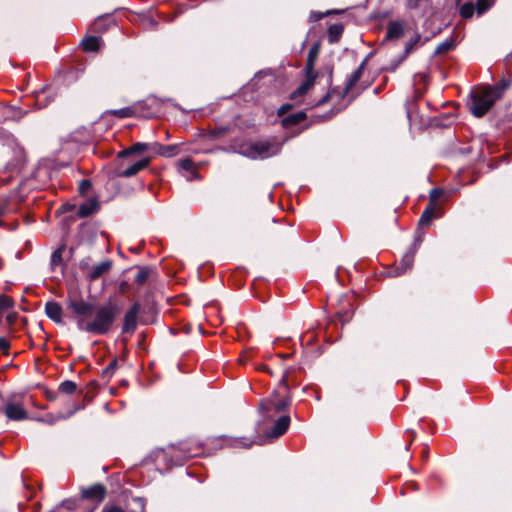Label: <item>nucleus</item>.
Instances as JSON below:
<instances>
[{"label":"nucleus","instance_id":"54","mask_svg":"<svg viewBox=\"0 0 512 512\" xmlns=\"http://www.w3.org/2000/svg\"><path fill=\"white\" fill-rule=\"evenodd\" d=\"M130 288V284L125 280H122L118 285V291L122 295L127 294L130 291Z\"/></svg>","mask_w":512,"mask_h":512},{"label":"nucleus","instance_id":"47","mask_svg":"<svg viewBox=\"0 0 512 512\" xmlns=\"http://www.w3.org/2000/svg\"><path fill=\"white\" fill-rule=\"evenodd\" d=\"M91 187H92L91 180L90 179H83L79 183V187H78L79 193L81 195H85L86 193H88V191L91 189Z\"/></svg>","mask_w":512,"mask_h":512},{"label":"nucleus","instance_id":"10","mask_svg":"<svg viewBox=\"0 0 512 512\" xmlns=\"http://www.w3.org/2000/svg\"><path fill=\"white\" fill-rule=\"evenodd\" d=\"M2 413L10 421H23L29 419L28 411L21 404L16 402L4 401Z\"/></svg>","mask_w":512,"mask_h":512},{"label":"nucleus","instance_id":"18","mask_svg":"<svg viewBox=\"0 0 512 512\" xmlns=\"http://www.w3.org/2000/svg\"><path fill=\"white\" fill-rule=\"evenodd\" d=\"M511 80L506 78H501L496 84L492 86H485L483 87L488 94L493 98V100L496 102L497 100L501 99L504 92L510 87Z\"/></svg>","mask_w":512,"mask_h":512},{"label":"nucleus","instance_id":"8","mask_svg":"<svg viewBox=\"0 0 512 512\" xmlns=\"http://www.w3.org/2000/svg\"><path fill=\"white\" fill-rule=\"evenodd\" d=\"M424 234L425 233L420 229L415 231V237L412 244L406 253L402 256L398 266L396 267L397 275L404 274L413 267L414 258L423 241Z\"/></svg>","mask_w":512,"mask_h":512},{"label":"nucleus","instance_id":"24","mask_svg":"<svg viewBox=\"0 0 512 512\" xmlns=\"http://www.w3.org/2000/svg\"><path fill=\"white\" fill-rule=\"evenodd\" d=\"M113 266V261L111 259H107L102 261L101 263L92 267L88 274V279L90 281H95L99 279L102 275L107 273Z\"/></svg>","mask_w":512,"mask_h":512},{"label":"nucleus","instance_id":"61","mask_svg":"<svg viewBox=\"0 0 512 512\" xmlns=\"http://www.w3.org/2000/svg\"><path fill=\"white\" fill-rule=\"evenodd\" d=\"M5 399L2 395V393L0 392V414H2V411H3V403H4Z\"/></svg>","mask_w":512,"mask_h":512},{"label":"nucleus","instance_id":"58","mask_svg":"<svg viewBox=\"0 0 512 512\" xmlns=\"http://www.w3.org/2000/svg\"><path fill=\"white\" fill-rule=\"evenodd\" d=\"M75 208V205L73 204H70V203H65L61 206L60 210L62 212H69V211H73Z\"/></svg>","mask_w":512,"mask_h":512},{"label":"nucleus","instance_id":"62","mask_svg":"<svg viewBox=\"0 0 512 512\" xmlns=\"http://www.w3.org/2000/svg\"><path fill=\"white\" fill-rule=\"evenodd\" d=\"M132 253H135V254H139L142 252V248L141 247H136V248H130L129 249Z\"/></svg>","mask_w":512,"mask_h":512},{"label":"nucleus","instance_id":"28","mask_svg":"<svg viewBox=\"0 0 512 512\" xmlns=\"http://www.w3.org/2000/svg\"><path fill=\"white\" fill-rule=\"evenodd\" d=\"M49 91V88L43 87L39 91L35 92V105L38 109L45 108L53 101L54 97L49 93Z\"/></svg>","mask_w":512,"mask_h":512},{"label":"nucleus","instance_id":"6","mask_svg":"<svg viewBox=\"0 0 512 512\" xmlns=\"http://www.w3.org/2000/svg\"><path fill=\"white\" fill-rule=\"evenodd\" d=\"M408 9L413 20L424 19V26L432 24L434 19L443 22L442 12L433 2H408Z\"/></svg>","mask_w":512,"mask_h":512},{"label":"nucleus","instance_id":"5","mask_svg":"<svg viewBox=\"0 0 512 512\" xmlns=\"http://www.w3.org/2000/svg\"><path fill=\"white\" fill-rule=\"evenodd\" d=\"M108 490L102 483H94L80 488V498L86 506L85 512H94L106 499Z\"/></svg>","mask_w":512,"mask_h":512},{"label":"nucleus","instance_id":"50","mask_svg":"<svg viewBox=\"0 0 512 512\" xmlns=\"http://www.w3.org/2000/svg\"><path fill=\"white\" fill-rule=\"evenodd\" d=\"M137 505V510L135 512H144L146 507V500L143 497H134L132 499Z\"/></svg>","mask_w":512,"mask_h":512},{"label":"nucleus","instance_id":"36","mask_svg":"<svg viewBox=\"0 0 512 512\" xmlns=\"http://www.w3.org/2000/svg\"><path fill=\"white\" fill-rule=\"evenodd\" d=\"M456 46V42L453 38L445 39L443 42L439 43L435 49L436 55L446 54L452 51Z\"/></svg>","mask_w":512,"mask_h":512},{"label":"nucleus","instance_id":"23","mask_svg":"<svg viewBox=\"0 0 512 512\" xmlns=\"http://www.w3.org/2000/svg\"><path fill=\"white\" fill-rule=\"evenodd\" d=\"M100 209V203L96 198H90L85 203H82L77 211V216L86 218L96 213Z\"/></svg>","mask_w":512,"mask_h":512},{"label":"nucleus","instance_id":"57","mask_svg":"<svg viewBox=\"0 0 512 512\" xmlns=\"http://www.w3.org/2000/svg\"><path fill=\"white\" fill-rule=\"evenodd\" d=\"M331 92H327L317 103L316 106H322L328 103L331 99Z\"/></svg>","mask_w":512,"mask_h":512},{"label":"nucleus","instance_id":"16","mask_svg":"<svg viewBox=\"0 0 512 512\" xmlns=\"http://www.w3.org/2000/svg\"><path fill=\"white\" fill-rule=\"evenodd\" d=\"M405 34V23L404 21L391 20L388 22L387 31L385 35L386 41L399 40Z\"/></svg>","mask_w":512,"mask_h":512},{"label":"nucleus","instance_id":"52","mask_svg":"<svg viewBox=\"0 0 512 512\" xmlns=\"http://www.w3.org/2000/svg\"><path fill=\"white\" fill-rule=\"evenodd\" d=\"M10 347H11L10 342L4 337H0V351L4 355H9Z\"/></svg>","mask_w":512,"mask_h":512},{"label":"nucleus","instance_id":"38","mask_svg":"<svg viewBox=\"0 0 512 512\" xmlns=\"http://www.w3.org/2000/svg\"><path fill=\"white\" fill-rule=\"evenodd\" d=\"M15 306V301L11 296L0 294V315Z\"/></svg>","mask_w":512,"mask_h":512},{"label":"nucleus","instance_id":"1","mask_svg":"<svg viewBox=\"0 0 512 512\" xmlns=\"http://www.w3.org/2000/svg\"><path fill=\"white\" fill-rule=\"evenodd\" d=\"M68 308L79 317V330L93 335H107L122 311V306L111 297L102 305L95 306L93 302L83 299H71Z\"/></svg>","mask_w":512,"mask_h":512},{"label":"nucleus","instance_id":"42","mask_svg":"<svg viewBox=\"0 0 512 512\" xmlns=\"http://www.w3.org/2000/svg\"><path fill=\"white\" fill-rule=\"evenodd\" d=\"M99 387V384L96 380H92L87 385V392L83 395L84 400L87 402H91L96 394V391Z\"/></svg>","mask_w":512,"mask_h":512},{"label":"nucleus","instance_id":"43","mask_svg":"<svg viewBox=\"0 0 512 512\" xmlns=\"http://www.w3.org/2000/svg\"><path fill=\"white\" fill-rule=\"evenodd\" d=\"M342 12H343V10H329L324 13L312 11L309 16V21L310 22L319 21L322 18H324L325 16L332 15V14H339Z\"/></svg>","mask_w":512,"mask_h":512},{"label":"nucleus","instance_id":"17","mask_svg":"<svg viewBox=\"0 0 512 512\" xmlns=\"http://www.w3.org/2000/svg\"><path fill=\"white\" fill-rule=\"evenodd\" d=\"M367 58H365L360 65L357 67L355 71L352 72V74L349 76L345 87L343 88L342 92L340 93V98L344 99L347 94L350 92V90L358 83V81L361 79L365 66H366Z\"/></svg>","mask_w":512,"mask_h":512},{"label":"nucleus","instance_id":"13","mask_svg":"<svg viewBox=\"0 0 512 512\" xmlns=\"http://www.w3.org/2000/svg\"><path fill=\"white\" fill-rule=\"evenodd\" d=\"M26 164V155L22 149L15 150L13 157L6 163L5 171L11 174H18Z\"/></svg>","mask_w":512,"mask_h":512},{"label":"nucleus","instance_id":"40","mask_svg":"<svg viewBox=\"0 0 512 512\" xmlns=\"http://www.w3.org/2000/svg\"><path fill=\"white\" fill-rule=\"evenodd\" d=\"M58 391L66 395H72L77 391V384L71 380H65L59 384Z\"/></svg>","mask_w":512,"mask_h":512},{"label":"nucleus","instance_id":"32","mask_svg":"<svg viewBox=\"0 0 512 512\" xmlns=\"http://www.w3.org/2000/svg\"><path fill=\"white\" fill-rule=\"evenodd\" d=\"M61 506L70 512H85L86 510V506L84 505L80 496L78 498H69L63 500L61 502Z\"/></svg>","mask_w":512,"mask_h":512},{"label":"nucleus","instance_id":"45","mask_svg":"<svg viewBox=\"0 0 512 512\" xmlns=\"http://www.w3.org/2000/svg\"><path fill=\"white\" fill-rule=\"evenodd\" d=\"M317 341V335L314 332H307L301 336V344L311 346Z\"/></svg>","mask_w":512,"mask_h":512},{"label":"nucleus","instance_id":"21","mask_svg":"<svg viewBox=\"0 0 512 512\" xmlns=\"http://www.w3.org/2000/svg\"><path fill=\"white\" fill-rule=\"evenodd\" d=\"M45 313L48 318L54 321L57 324L63 322V309L62 306L56 301H48L45 304Z\"/></svg>","mask_w":512,"mask_h":512},{"label":"nucleus","instance_id":"59","mask_svg":"<svg viewBox=\"0 0 512 512\" xmlns=\"http://www.w3.org/2000/svg\"><path fill=\"white\" fill-rule=\"evenodd\" d=\"M6 213V209L5 207H0V218L2 216H4ZM5 226V222L3 220L0 219V227H4Z\"/></svg>","mask_w":512,"mask_h":512},{"label":"nucleus","instance_id":"2","mask_svg":"<svg viewBox=\"0 0 512 512\" xmlns=\"http://www.w3.org/2000/svg\"><path fill=\"white\" fill-rule=\"evenodd\" d=\"M292 394L288 385L287 374L280 380L278 387L259 402L263 419L272 420L276 414L287 412L291 406Z\"/></svg>","mask_w":512,"mask_h":512},{"label":"nucleus","instance_id":"7","mask_svg":"<svg viewBox=\"0 0 512 512\" xmlns=\"http://www.w3.org/2000/svg\"><path fill=\"white\" fill-rule=\"evenodd\" d=\"M494 103L495 101L488 92L484 88H481L479 90L471 91L470 100L467 105L473 116L481 118L487 114Z\"/></svg>","mask_w":512,"mask_h":512},{"label":"nucleus","instance_id":"22","mask_svg":"<svg viewBox=\"0 0 512 512\" xmlns=\"http://www.w3.org/2000/svg\"><path fill=\"white\" fill-rule=\"evenodd\" d=\"M151 149L158 155L164 156V157H173L179 154L180 152V145L179 144H170V145H163L160 143H153L151 144Z\"/></svg>","mask_w":512,"mask_h":512},{"label":"nucleus","instance_id":"55","mask_svg":"<svg viewBox=\"0 0 512 512\" xmlns=\"http://www.w3.org/2000/svg\"><path fill=\"white\" fill-rule=\"evenodd\" d=\"M227 130H228V129H227V128H225V127H218V128H215L214 130H212V131H211V136H212L213 138H219V137H221V136L225 135V134H226V132H227Z\"/></svg>","mask_w":512,"mask_h":512},{"label":"nucleus","instance_id":"60","mask_svg":"<svg viewBox=\"0 0 512 512\" xmlns=\"http://www.w3.org/2000/svg\"><path fill=\"white\" fill-rule=\"evenodd\" d=\"M46 397H47V399H48L49 401H53V400H55V399H56V393H55V392H53V391H48V392L46 393Z\"/></svg>","mask_w":512,"mask_h":512},{"label":"nucleus","instance_id":"33","mask_svg":"<svg viewBox=\"0 0 512 512\" xmlns=\"http://www.w3.org/2000/svg\"><path fill=\"white\" fill-rule=\"evenodd\" d=\"M134 268H137L138 269V272L137 274L135 275V279H134V282L138 285V286H142L144 285L148 278L150 277V275L154 272V268L151 267V266H134Z\"/></svg>","mask_w":512,"mask_h":512},{"label":"nucleus","instance_id":"63","mask_svg":"<svg viewBox=\"0 0 512 512\" xmlns=\"http://www.w3.org/2000/svg\"><path fill=\"white\" fill-rule=\"evenodd\" d=\"M329 92H331V96L338 95L340 97L342 91H338L337 88H332Z\"/></svg>","mask_w":512,"mask_h":512},{"label":"nucleus","instance_id":"44","mask_svg":"<svg viewBox=\"0 0 512 512\" xmlns=\"http://www.w3.org/2000/svg\"><path fill=\"white\" fill-rule=\"evenodd\" d=\"M64 249H65V246L62 245L52 253V255H51V265L52 266H57V265L61 264L62 253H63Z\"/></svg>","mask_w":512,"mask_h":512},{"label":"nucleus","instance_id":"56","mask_svg":"<svg viewBox=\"0 0 512 512\" xmlns=\"http://www.w3.org/2000/svg\"><path fill=\"white\" fill-rule=\"evenodd\" d=\"M406 433L410 435L409 437V441L408 443L405 445V450L408 451L409 450V447L410 445L412 444V442L414 441V439L416 438V433L415 431L411 430V429H407L406 430Z\"/></svg>","mask_w":512,"mask_h":512},{"label":"nucleus","instance_id":"30","mask_svg":"<svg viewBox=\"0 0 512 512\" xmlns=\"http://www.w3.org/2000/svg\"><path fill=\"white\" fill-rule=\"evenodd\" d=\"M84 408V405H76L72 410H70L67 414L59 413L56 417L47 415L44 418H39L38 421L44 422L48 425H54L58 420H66L71 417L75 412Z\"/></svg>","mask_w":512,"mask_h":512},{"label":"nucleus","instance_id":"3","mask_svg":"<svg viewBox=\"0 0 512 512\" xmlns=\"http://www.w3.org/2000/svg\"><path fill=\"white\" fill-rule=\"evenodd\" d=\"M157 311L153 304L142 306L139 301L132 303L123 316L121 326L122 334H133L137 329L138 320L141 324L147 325L153 322Z\"/></svg>","mask_w":512,"mask_h":512},{"label":"nucleus","instance_id":"14","mask_svg":"<svg viewBox=\"0 0 512 512\" xmlns=\"http://www.w3.org/2000/svg\"><path fill=\"white\" fill-rule=\"evenodd\" d=\"M8 332L14 335L16 332L25 329L28 325V319L21 317L17 312H11L6 316Z\"/></svg>","mask_w":512,"mask_h":512},{"label":"nucleus","instance_id":"39","mask_svg":"<svg viewBox=\"0 0 512 512\" xmlns=\"http://www.w3.org/2000/svg\"><path fill=\"white\" fill-rule=\"evenodd\" d=\"M445 190L441 187H436L430 190L429 192V206H432L434 208L437 207V201L444 195Z\"/></svg>","mask_w":512,"mask_h":512},{"label":"nucleus","instance_id":"25","mask_svg":"<svg viewBox=\"0 0 512 512\" xmlns=\"http://www.w3.org/2000/svg\"><path fill=\"white\" fill-rule=\"evenodd\" d=\"M307 114L305 111H298L296 113L289 114L284 116L281 119V126L284 129L291 128L293 126L299 125L302 121L307 119Z\"/></svg>","mask_w":512,"mask_h":512},{"label":"nucleus","instance_id":"4","mask_svg":"<svg viewBox=\"0 0 512 512\" xmlns=\"http://www.w3.org/2000/svg\"><path fill=\"white\" fill-rule=\"evenodd\" d=\"M282 145L283 143L279 142L276 137H270L250 143L242 155L252 160H263L278 155L282 150Z\"/></svg>","mask_w":512,"mask_h":512},{"label":"nucleus","instance_id":"41","mask_svg":"<svg viewBox=\"0 0 512 512\" xmlns=\"http://www.w3.org/2000/svg\"><path fill=\"white\" fill-rule=\"evenodd\" d=\"M118 366V360L117 358H114L109 364L108 366L102 370V373H101V377L107 381L110 380V378L112 377V375L114 374L116 368Z\"/></svg>","mask_w":512,"mask_h":512},{"label":"nucleus","instance_id":"64","mask_svg":"<svg viewBox=\"0 0 512 512\" xmlns=\"http://www.w3.org/2000/svg\"><path fill=\"white\" fill-rule=\"evenodd\" d=\"M291 355L290 354H279V357L283 358V359H287L289 358Z\"/></svg>","mask_w":512,"mask_h":512},{"label":"nucleus","instance_id":"51","mask_svg":"<svg viewBox=\"0 0 512 512\" xmlns=\"http://www.w3.org/2000/svg\"><path fill=\"white\" fill-rule=\"evenodd\" d=\"M291 109H293V104L285 103L278 108L277 116L284 117Z\"/></svg>","mask_w":512,"mask_h":512},{"label":"nucleus","instance_id":"27","mask_svg":"<svg viewBox=\"0 0 512 512\" xmlns=\"http://www.w3.org/2000/svg\"><path fill=\"white\" fill-rule=\"evenodd\" d=\"M149 148H151L150 144L136 142V143L132 144L130 147L119 151L117 154V157L118 158H127L134 154H139Z\"/></svg>","mask_w":512,"mask_h":512},{"label":"nucleus","instance_id":"26","mask_svg":"<svg viewBox=\"0 0 512 512\" xmlns=\"http://www.w3.org/2000/svg\"><path fill=\"white\" fill-rule=\"evenodd\" d=\"M319 51H320L319 43H315L311 46V48L309 49L308 55H307V59H306L305 72L317 73L315 71V64H316L317 58L319 56Z\"/></svg>","mask_w":512,"mask_h":512},{"label":"nucleus","instance_id":"29","mask_svg":"<svg viewBox=\"0 0 512 512\" xmlns=\"http://www.w3.org/2000/svg\"><path fill=\"white\" fill-rule=\"evenodd\" d=\"M435 211H436V208L426 205L425 209L423 210V212L418 220V226H417L416 231L418 229H420L422 232H424L423 227L429 226L431 224L432 220L435 217Z\"/></svg>","mask_w":512,"mask_h":512},{"label":"nucleus","instance_id":"49","mask_svg":"<svg viewBox=\"0 0 512 512\" xmlns=\"http://www.w3.org/2000/svg\"><path fill=\"white\" fill-rule=\"evenodd\" d=\"M179 166L185 170V171H192L193 170V166H194V163H193V160L190 159V158H185V159H181L179 161Z\"/></svg>","mask_w":512,"mask_h":512},{"label":"nucleus","instance_id":"31","mask_svg":"<svg viewBox=\"0 0 512 512\" xmlns=\"http://www.w3.org/2000/svg\"><path fill=\"white\" fill-rule=\"evenodd\" d=\"M111 15L112 14H110V13H105L103 15L98 16L94 20V22L91 26V29L96 33H103L105 31H107L109 28V24L111 22V21H109L111 18Z\"/></svg>","mask_w":512,"mask_h":512},{"label":"nucleus","instance_id":"20","mask_svg":"<svg viewBox=\"0 0 512 512\" xmlns=\"http://www.w3.org/2000/svg\"><path fill=\"white\" fill-rule=\"evenodd\" d=\"M141 108V106L138 107H124L121 109H113V110H107L105 114L113 115L117 118L123 119V118H129L135 115H141L147 118L152 117V114L150 113H143L139 112L138 109Z\"/></svg>","mask_w":512,"mask_h":512},{"label":"nucleus","instance_id":"11","mask_svg":"<svg viewBox=\"0 0 512 512\" xmlns=\"http://www.w3.org/2000/svg\"><path fill=\"white\" fill-rule=\"evenodd\" d=\"M291 418L288 414L281 415L273 426L265 431V436L270 439H277L285 434L290 426Z\"/></svg>","mask_w":512,"mask_h":512},{"label":"nucleus","instance_id":"15","mask_svg":"<svg viewBox=\"0 0 512 512\" xmlns=\"http://www.w3.org/2000/svg\"><path fill=\"white\" fill-rule=\"evenodd\" d=\"M150 162H151L150 157L142 158V159L136 161L135 163H133L132 165L128 166L127 168L117 171L116 176L122 177V178L132 177V176L136 175L138 172L147 168L149 166Z\"/></svg>","mask_w":512,"mask_h":512},{"label":"nucleus","instance_id":"35","mask_svg":"<svg viewBox=\"0 0 512 512\" xmlns=\"http://www.w3.org/2000/svg\"><path fill=\"white\" fill-rule=\"evenodd\" d=\"M82 47L84 51L95 52L100 47V37L98 36H87L82 41Z\"/></svg>","mask_w":512,"mask_h":512},{"label":"nucleus","instance_id":"12","mask_svg":"<svg viewBox=\"0 0 512 512\" xmlns=\"http://www.w3.org/2000/svg\"><path fill=\"white\" fill-rule=\"evenodd\" d=\"M420 41V35L416 34L413 38H411L408 42L405 44V49L403 54L397 59L392 60L387 67L384 68L387 72H395L398 66L407 58V56L413 51L415 46Z\"/></svg>","mask_w":512,"mask_h":512},{"label":"nucleus","instance_id":"53","mask_svg":"<svg viewBox=\"0 0 512 512\" xmlns=\"http://www.w3.org/2000/svg\"><path fill=\"white\" fill-rule=\"evenodd\" d=\"M337 316H338L339 320L341 321V323L345 324L351 319L352 313L349 310H344V311H339L337 313Z\"/></svg>","mask_w":512,"mask_h":512},{"label":"nucleus","instance_id":"34","mask_svg":"<svg viewBox=\"0 0 512 512\" xmlns=\"http://www.w3.org/2000/svg\"><path fill=\"white\" fill-rule=\"evenodd\" d=\"M344 27L342 24L335 23L329 26L327 30L328 41L330 43H337L342 36Z\"/></svg>","mask_w":512,"mask_h":512},{"label":"nucleus","instance_id":"9","mask_svg":"<svg viewBox=\"0 0 512 512\" xmlns=\"http://www.w3.org/2000/svg\"><path fill=\"white\" fill-rule=\"evenodd\" d=\"M494 2H464L459 8V14L464 19H470L476 12L479 16L487 12Z\"/></svg>","mask_w":512,"mask_h":512},{"label":"nucleus","instance_id":"46","mask_svg":"<svg viewBox=\"0 0 512 512\" xmlns=\"http://www.w3.org/2000/svg\"><path fill=\"white\" fill-rule=\"evenodd\" d=\"M392 12L390 10H377L371 14V19L374 20H384L391 16Z\"/></svg>","mask_w":512,"mask_h":512},{"label":"nucleus","instance_id":"48","mask_svg":"<svg viewBox=\"0 0 512 512\" xmlns=\"http://www.w3.org/2000/svg\"><path fill=\"white\" fill-rule=\"evenodd\" d=\"M101 512H127V511L117 504L106 503L103 506Z\"/></svg>","mask_w":512,"mask_h":512},{"label":"nucleus","instance_id":"19","mask_svg":"<svg viewBox=\"0 0 512 512\" xmlns=\"http://www.w3.org/2000/svg\"><path fill=\"white\" fill-rule=\"evenodd\" d=\"M317 75V73L305 72L304 82L291 93L290 99L294 100L305 95L314 86Z\"/></svg>","mask_w":512,"mask_h":512},{"label":"nucleus","instance_id":"37","mask_svg":"<svg viewBox=\"0 0 512 512\" xmlns=\"http://www.w3.org/2000/svg\"><path fill=\"white\" fill-rule=\"evenodd\" d=\"M338 113V110L330 109L329 111L325 112L321 115H316L311 119L310 124H308L305 129H307L311 124L313 123H322L331 120L336 114Z\"/></svg>","mask_w":512,"mask_h":512}]
</instances>
